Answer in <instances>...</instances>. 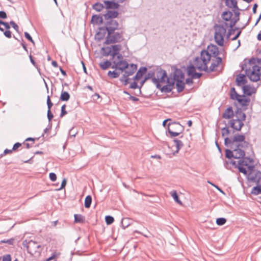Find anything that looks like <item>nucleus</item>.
<instances>
[{
	"label": "nucleus",
	"instance_id": "17",
	"mask_svg": "<svg viewBox=\"0 0 261 261\" xmlns=\"http://www.w3.org/2000/svg\"><path fill=\"white\" fill-rule=\"evenodd\" d=\"M107 33L108 35V30H107V27L106 26L105 28H100L99 29V31L97 33L96 35V38L98 40L100 41L104 38Z\"/></svg>",
	"mask_w": 261,
	"mask_h": 261
},
{
	"label": "nucleus",
	"instance_id": "43",
	"mask_svg": "<svg viewBox=\"0 0 261 261\" xmlns=\"http://www.w3.org/2000/svg\"><path fill=\"white\" fill-rule=\"evenodd\" d=\"M166 79H167V82L168 85H171V87L173 88L175 82H176V81L174 80V79L168 77L167 76V77H165V80Z\"/></svg>",
	"mask_w": 261,
	"mask_h": 261
},
{
	"label": "nucleus",
	"instance_id": "37",
	"mask_svg": "<svg viewBox=\"0 0 261 261\" xmlns=\"http://www.w3.org/2000/svg\"><path fill=\"white\" fill-rule=\"evenodd\" d=\"M74 222L75 223H83L85 221V218L80 214H75L74 215Z\"/></svg>",
	"mask_w": 261,
	"mask_h": 261
},
{
	"label": "nucleus",
	"instance_id": "13",
	"mask_svg": "<svg viewBox=\"0 0 261 261\" xmlns=\"http://www.w3.org/2000/svg\"><path fill=\"white\" fill-rule=\"evenodd\" d=\"M106 25L107 27L108 32H109L111 31H115L117 30L118 29L119 23L116 20L111 19L107 20Z\"/></svg>",
	"mask_w": 261,
	"mask_h": 261
},
{
	"label": "nucleus",
	"instance_id": "32",
	"mask_svg": "<svg viewBox=\"0 0 261 261\" xmlns=\"http://www.w3.org/2000/svg\"><path fill=\"white\" fill-rule=\"evenodd\" d=\"M102 55L104 56H111L112 54V46L108 47H103L101 48Z\"/></svg>",
	"mask_w": 261,
	"mask_h": 261
},
{
	"label": "nucleus",
	"instance_id": "25",
	"mask_svg": "<svg viewBox=\"0 0 261 261\" xmlns=\"http://www.w3.org/2000/svg\"><path fill=\"white\" fill-rule=\"evenodd\" d=\"M241 97L238 98L236 100L241 106H247L250 102L249 98H246L244 95H241Z\"/></svg>",
	"mask_w": 261,
	"mask_h": 261
},
{
	"label": "nucleus",
	"instance_id": "39",
	"mask_svg": "<svg viewBox=\"0 0 261 261\" xmlns=\"http://www.w3.org/2000/svg\"><path fill=\"white\" fill-rule=\"evenodd\" d=\"M92 202V197L90 195H88L86 197L85 199V207L86 208H89L90 207Z\"/></svg>",
	"mask_w": 261,
	"mask_h": 261
},
{
	"label": "nucleus",
	"instance_id": "59",
	"mask_svg": "<svg viewBox=\"0 0 261 261\" xmlns=\"http://www.w3.org/2000/svg\"><path fill=\"white\" fill-rule=\"evenodd\" d=\"M129 87L131 89H136L138 87V86L137 83L135 82H134L130 85Z\"/></svg>",
	"mask_w": 261,
	"mask_h": 261
},
{
	"label": "nucleus",
	"instance_id": "24",
	"mask_svg": "<svg viewBox=\"0 0 261 261\" xmlns=\"http://www.w3.org/2000/svg\"><path fill=\"white\" fill-rule=\"evenodd\" d=\"M234 116V112L231 107H228L225 110L222 115V117L224 119H230Z\"/></svg>",
	"mask_w": 261,
	"mask_h": 261
},
{
	"label": "nucleus",
	"instance_id": "19",
	"mask_svg": "<svg viewBox=\"0 0 261 261\" xmlns=\"http://www.w3.org/2000/svg\"><path fill=\"white\" fill-rule=\"evenodd\" d=\"M107 33L108 35V30H107V27L106 26L105 28H100L99 29V31L97 33L96 35V38L98 40L100 41L104 38Z\"/></svg>",
	"mask_w": 261,
	"mask_h": 261
},
{
	"label": "nucleus",
	"instance_id": "63",
	"mask_svg": "<svg viewBox=\"0 0 261 261\" xmlns=\"http://www.w3.org/2000/svg\"><path fill=\"white\" fill-rule=\"evenodd\" d=\"M154 74L153 72H149L146 75L147 76H148L149 77V79H152V78H154V77H153L154 76Z\"/></svg>",
	"mask_w": 261,
	"mask_h": 261
},
{
	"label": "nucleus",
	"instance_id": "11",
	"mask_svg": "<svg viewBox=\"0 0 261 261\" xmlns=\"http://www.w3.org/2000/svg\"><path fill=\"white\" fill-rule=\"evenodd\" d=\"M41 248V245H38L36 242L32 240L29 242L27 246L28 252L32 254L40 252Z\"/></svg>",
	"mask_w": 261,
	"mask_h": 261
},
{
	"label": "nucleus",
	"instance_id": "35",
	"mask_svg": "<svg viewBox=\"0 0 261 261\" xmlns=\"http://www.w3.org/2000/svg\"><path fill=\"white\" fill-rule=\"evenodd\" d=\"M121 224L122 228L125 229L130 224V219L127 218H124L122 219Z\"/></svg>",
	"mask_w": 261,
	"mask_h": 261
},
{
	"label": "nucleus",
	"instance_id": "28",
	"mask_svg": "<svg viewBox=\"0 0 261 261\" xmlns=\"http://www.w3.org/2000/svg\"><path fill=\"white\" fill-rule=\"evenodd\" d=\"M242 89L244 94L248 96L251 95L254 92V89L249 85H244Z\"/></svg>",
	"mask_w": 261,
	"mask_h": 261
},
{
	"label": "nucleus",
	"instance_id": "10",
	"mask_svg": "<svg viewBox=\"0 0 261 261\" xmlns=\"http://www.w3.org/2000/svg\"><path fill=\"white\" fill-rule=\"evenodd\" d=\"M176 127H178L179 130L182 129V126L179 123L173 122L168 124V130L171 137H176L180 134V131H173V129Z\"/></svg>",
	"mask_w": 261,
	"mask_h": 261
},
{
	"label": "nucleus",
	"instance_id": "53",
	"mask_svg": "<svg viewBox=\"0 0 261 261\" xmlns=\"http://www.w3.org/2000/svg\"><path fill=\"white\" fill-rule=\"evenodd\" d=\"M3 261H11V256L10 254H7L3 256Z\"/></svg>",
	"mask_w": 261,
	"mask_h": 261
},
{
	"label": "nucleus",
	"instance_id": "55",
	"mask_svg": "<svg viewBox=\"0 0 261 261\" xmlns=\"http://www.w3.org/2000/svg\"><path fill=\"white\" fill-rule=\"evenodd\" d=\"M54 115L51 113L50 110H47V118L49 121H50L51 119L53 118Z\"/></svg>",
	"mask_w": 261,
	"mask_h": 261
},
{
	"label": "nucleus",
	"instance_id": "29",
	"mask_svg": "<svg viewBox=\"0 0 261 261\" xmlns=\"http://www.w3.org/2000/svg\"><path fill=\"white\" fill-rule=\"evenodd\" d=\"M225 5L229 8H233L238 9V7L237 6V2L236 0H226Z\"/></svg>",
	"mask_w": 261,
	"mask_h": 261
},
{
	"label": "nucleus",
	"instance_id": "21",
	"mask_svg": "<svg viewBox=\"0 0 261 261\" xmlns=\"http://www.w3.org/2000/svg\"><path fill=\"white\" fill-rule=\"evenodd\" d=\"M185 75L181 70L176 69L174 72L173 78L176 81L184 80Z\"/></svg>",
	"mask_w": 261,
	"mask_h": 261
},
{
	"label": "nucleus",
	"instance_id": "5",
	"mask_svg": "<svg viewBox=\"0 0 261 261\" xmlns=\"http://www.w3.org/2000/svg\"><path fill=\"white\" fill-rule=\"evenodd\" d=\"M157 77L152 79V83L156 85L158 89H160L163 92L168 93L172 91L173 88L171 85H166L161 87L160 83L165 82V77H167V73L165 70L160 69L156 73Z\"/></svg>",
	"mask_w": 261,
	"mask_h": 261
},
{
	"label": "nucleus",
	"instance_id": "40",
	"mask_svg": "<svg viewBox=\"0 0 261 261\" xmlns=\"http://www.w3.org/2000/svg\"><path fill=\"white\" fill-rule=\"evenodd\" d=\"M172 197H173V198L174 199V200L178 204L181 205L182 204V202L181 201L179 200V198H178V196L177 195V194L176 193V192L175 191H172L170 193Z\"/></svg>",
	"mask_w": 261,
	"mask_h": 261
},
{
	"label": "nucleus",
	"instance_id": "26",
	"mask_svg": "<svg viewBox=\"0 0 261 261\" xmlns=\"http://www.w3.org/2000/svg\"><path fill=\"white\" fill-rule=\"evenodd\" d=\"M232 13L229 11H225L222 14V18L227 22H230L232 20H236L237 19H231Z\"/></svg>",
	"mask_w": 261,
	"mask_h": 261
},
{
	"label": "nucleus",
	"instance_id": "58",
	"mask_svg": "<svg viewBox=\"0 0 261 261\" xmlns=\"http://www.w3.org/2000/svg\"><path fill=\"white\" fill-rule=\"evenodd\" d=\"M7 16L5 12L3 11H0V18L3 19H6Z\"/></svg>",
	"mask_w": 261,
	"mask_h": 261
},
{
	"label": "nucleus",
	"instance_id": "52",
	"mask_svg": "<svg viewBox=\"0 0 261 261\" xmlns=\"http://www.w3.org/2000/svg\"><path fill=\"white\" fill-rule=\"evenodd\" d=\"M49 178L53 181H55L57 179V175L55 173L51 172L49 173Z\"/></svg>",
	"mask_w": 261,
	"mask_h": 261
},
{
	"label": "nucleus",
	"instance_id": "6",
	"mask_svg": "<svg viewBox=\"0 0 261 261\" xmlns=\"http://www.w3.org/2000/svg\"><path fill=\"white\" fill-rule=\"evenodd\" d=\"M236 119L229 121V124L230 127H234V123H238L237 126L234 127L238 130H240L244 125L243 121L246 119V115L241 109H238L236 112Z\"/></svg>",
	"mask_w": 261,
	"mask_h": 261
},
{
	"label": "nucleus",
	"instance_id": "22",
	"mask_svg": "<svg viewBox=\"0 0 261 261\" xmlns=\"http://www.w3.org/2000/svg\"><path fill=\"white\" fill-rule=\"evenodd\" d=\"M239 159V160L238 164L243 166H246L248 168V166H250L249 164L253 162V160L247 157H244V156Z\"/></svg>",
	"mask_w": 261,
	"mask_h": 261
},
{
	"label": "nucleus",
	"instance_id": "44",
	"mask_svg": "<svg viewBox=\"0 0 261 261\" xmlns=\"http://www.w3.org/2000/svg\"><path fill=\"white\" fill-rule=\"evenodd\" d=\"M105 220H106V223L108 225H110L114 222V219L113 217H112L111 216H107L105 217Z\"/></svg>",
	"mask_w": 261,
	"mask_h": 261
},
{
	"label": "nucleus",
	"instance_id": "48",
	"mask_svg": "<svg viewBox=\"0 0 261 261\" xmlns=\"http://www.w3.org/2000/svg\"><path fill=\"white\" fill-rule=\"evenodd\" d=\"M66 105H63L61 107V112L60 114V117H63L65 115L67 114V111L65 110Z\"/></svg>",
	"mask_w": 261,
	"mask_h": 261
},
{
	"label": "nucleus",
	"instance_id": "41",
	"mask_svg": "<svg viewBox=\"0 0 261 261\" xmlns=\"http://www.w3.org/2000/svg\"><path fill=\"white\" fill-rule=\"evenodd\" d=\"M104 8H105V5H103L102 4H100L99 3H96L93 6V8L94 10H95L96 11H97V12H100Z\"/></svg>",
	"mask_w": 261,
	"mask_h": 261
},
{
	"label": "nucleus",
	"instance_id": "12",
	"mask_svg": "<svg viewBox=\"0 0 261 261\" xmlns=\"http://www.w3.org/2000/svg\"><path fill=\"white\" fill-rule=\"evenodd\" d=\"M137 65L135 64H128L126 67L125 69L124 70V72L123 73V75L125 77H128L129 76H130L133 75L135 72L137 70Z\"/></svg>",
	"mask_w": 261,
	"mask_h": 261
},
{
	"label": "nucleus",
	"instance_id": "15",
	"mask_svg": "<svg viewBox=\"0 0 261 261\" xmlns=\"http://www.w3.org/2000/svg\"><path fill=\"white\" fill-rule=\"evenodd\" d=\"M121 49V45L120 44H116L114 45H112V54L111 56L112 57V59L116 58L117 57L119 56V55H122L119 53L120 50Z\"/></svg>",
	"mask_w": 261,
	"mask_h": 261
},
{
	"label": "nucleus",
	"instance_id": "27",
	"mask_svg": "<svg viewBox=\"0 0 261 261\" xmlns=\"http://www.w3.org/2000/svg\"><path fill=\"white\" fill-rule=\"evenodd\" d=\"M147 71V68L145 67H141L140 68L139 70L137 71L135 76L134 77V80L138 81L139 80L143 75L146 73Z\"/></svg>",
	"mask_w": 261,
	"mask_h": 261
},
{
	"label": "nucleus",
	"instance_id": "50",
	"mask_svg": "<svg viewBox=\"0 0 261 261\" xmlns=\"http://www.w3.org/2000/svg\"><path fill=\"white\" fill-rule=\"evenodd\" d=\"M24 36L25 37V38L29 40V41H30L32 43H33L34 44H35V42L34 41V40H33L32 37L31 36V35L29 34V33L25 32H24Z\"/></svg>",
	"mask_w": 261,
	"mask_h": 261
},
{
	"label": "nucleus",
	"instance_id": "8",
	"mask_svg": "<svg viewBox=\"0 0 261 261\" xmlns=\"http://www.w3.org/2000/svg\"><path fill=\"white\" fill-rule=\"evenodd\" d=\"M128 63L123 59L122 55H119L116 58L112 59V68L122 72L127 67Z\"/></svg>",
	"mask_w": 261,
	"mask_h": 261
},
{
	"label": "nucleus",
	"instance_id": "60",
	"mask_svg": "<svg viewBox=\"0 0 261 261\" xmlns=\"http://www.w3.org/2000/svg\"><path fill=\"white\" fill-rule=\"evenodd\" d=\"M21 145V143H16L15 144H14V145H13V148H12V150H16L17 148H18Z\"/></svg>",
	"mask_w": 261,
	"mask_h": 261
},
{
	"label": "nucleus",
	"instance_id": "45",
	"mask_svg": "<svg viewBox=\"0 0 261 261\" xmlns=\"http://www.w3.org/2000/svg\"><path fill=\"white\" fill-rule=\"evenodd\" d=\"M238 168L239 172L244 173L245 175H247V170L246 168H244V166L238 164Z\"/></svg>",
	"mask_w": 261,
	"mask_h": 261
},
{
	"label": "nucleus",
	"instance_id": "1",
	"mask_svg": "<svg viewBox=\"0 0 261 261\" xmlns=\"http://www.w3.org/2000/svg\"><path fill=\"white\" fill-rule=\"evenodd\" d=\"M225 52L223 49L219 50L218 47L213 44L208 45L206 49L202 50L200 53V57H197L193 61V65L187 67V73L193 79H199L202 76L201 73L196 72V69L200 71L211 73L216 71V68L222 63V57L218 56Z\"/></svg>",
	"mask_w": 261,
	"mask_h": 261
},
{
	"label": "nucleus",
	"instance_id": "7",
	"mask_svg": "<svg viewBox=\"0 0 261 261\" xmlns=\"http://www.w3.org/2000/svg\"><path fill=\"white\" fill-rule=\"evenodd\" d=\"M123 33L115 31H111L108 32V34L106 36L104 44H110L120 42L123 40Z\"/></svg>",
	"mask_w": 261,
	"mask_h": 261
},
{
	"label": "nucleus",
	"instance_id": "3",
	"mask_svg": "<svg viewBox=\"0 0 261 261\" xmlns=\"http://www.w3.org/2000/svg\"><path fill=\"white\" fill-rule=\"evenodd\" d=\"M242 69L251 81L255 82L261 80V58H252L244 63Z\"/></svg>",
	"mask_w": 261,
	"mask_h": 261
},
{
	"label": "nucleus",
	"instance_id": "54",
	"mask_svg": "<svg viewBox=\"0 0 261 261\" xmlns=\"http://www.w3.org/2000/svg\"><path fill=\"white\" fill-rule=\"evenodd\" d=\"M10 24L12 26V27L16 31H18L19 27L17 24L15 23L13 21H11L10 22Z\"/></svg>",
	"mask_w": 261,
	"mask_h": 261
},
{
	"label": "nucleus",
	"instance_id": "9",
	"mask_svg": "<svg viewBox=\"0 0 261 261\" xmlns=\"http://www.w3.org/2000/svg\"><path fill=\"white\" fill-rule=\"evenodd\" d=\"M248 179L256 184H261V172L255 170L254 166H248Z\"/></svg>",
	"mask_w": 261,
	"mask_h": 261
},
{
	"label": "nucleus",
	"instance_id": "18",
	"mask_svg": "<svg viewBox=\"0 0 261 261\" xmlns=\"http://www.w3.org/2000/svg\"><path fill=\"white\" fill-rule=\"evenodd\" d=\"M107 33L108 35V30H107V27L106 26L105 28H100L99 29V31L97 33L96 35V38L98 40L100 41L104 38Z\"/></svg>",
	"mask_w": 261,
	"mask_h": 261
},
{
	"label": "nucleus",
	"instance_id": "14",
	"mask_svg": "<svg viewBox=\"0 0 261 261\" xmlns=\"http://www.w3.org/2000/svg\"><path fill=\"white\" fill-rule=\"evenodd\" d=\"M173 141L174 142V143L175 144L176 149V150H175L174 151H173L172 152L167 153V154H168L169 155L170 158H171L172 155H175L176 153H177L179 152V150L184 146L183 142L181 141L178 140L177 139H174Z\"/></svg>",
	"mask_w": 261,
	"mask_h": 261
},
{
	"label": "nucleus",
	"instance_id": "46",
	"mask_svg": "<svg viewBox=\"0 0 261 261\" xmlns=\"http://www.w3.org/2000/svg\"><path fill=\"white\" fill-rule=\"evenodd\" d=\"M129 79L128 77H125L123 74V76L120 79V81L121 82L123 83L124 85H126L128 83Z\"/></svg>",
	"mask_w": 261,
	"mask_h": 261
},
{
	"label": "nucleus",
	"instance_id": "4",
	"mask_svg": "<svg viewBox=\"0 0 261 261\" xmlns=\"http://www.w3.org/2000/svg\"><path fill=\"white\" fill-rule=\"evenodd\" d=\"M239 19V18H238L236 20L231 21L230 22H223L221 24H216L214 25V39L218 45L221 46H223L224 39L226 34V29L228 28H232Z\"/></svg>",
	"mask_w": 261,
	"mask_h": 261
},
{
	"label": "nucleus",
	"instance_id": "31",
	"mask_svg": "<svg viewBox=\"0 0 261 261\" xmlns=\"http://www.w3.org/2000/svg\"><path fill=\"white\" fill-rule=\"evenodd\" d=\"M99 65L102 69L106 70L110 67H112V61L111 62L110 61L107 60L105 62H100Z\"/></svg>",
	"mask_w": 261,
	"mask_h": 261
},
{
	"label": "nucleus",
	"instance_id": "51",
	"mask_svg": "<svg viewBox=\"0 0 261 261\" xmlns=\"http://www.w3.org/2000/svg\"><path fill=\"white\" fill-rule=\"evenodd\" d=\"M13 242H14L13 239H9V240H4L1 241V243H7L10 245L13 244Z\"/></svg>",
	"mask_w": 261,
	"mask_h": 261
},
{
	"label": "nucleus",
	"instance_id": "34",
	"mask_svg": "<svg viewBox=\"0 0 261 261\" xmlns=\"http://www.w3.org/2000/svg\"><path fill=\"white\" fill-rule=\"evenodd\" d=\"M183 81L184 80H181V81L180 80V81H176V86L177 91L178 92H181L184 89L185 83Z\"/></svg>",
	"mask_w": 261,
	"mask_h": 261
},
{
	"label": "nucleus",
	"instance_id": "23",
	"mask_svg": "<svg viewBox=\"0 0 261 261\" xmlns=\"http://www.w3.org/2000/svg\"><path fill=\"white\" fill-rule=\"evenodd\" d=\"M105 8L107 9H117L119 8V5L118 3L112 1H104Z\"/></svg>",
	"mask_w": 261,
	"mask_h": 261
},
{
	"label": "nucleus",
	"instance_id": "62",
	"mask_svg": "<svg viewBox=\"0 0 261 261\" xmlns=\"http://www.w3.org/2000/svg\"><path fill=\"white\" fill-rule=\"evenodd\" d=\"M129 99L133 100V101H138L139 100V98L136 97L135 96H132L129 95Z\"/></svg>",
	"mask_w": 261,
	"mask_h": 261
},
{
	"label": "nucleus",
	"instance_id": "49",
	"mask_svg": "<svg viewBox=\"0 0 261 261\" xmlns=\"http://www.w3.org/2000/svg\"><path fill=\"white\" fill-rule=\"evenodd\" d=\"M47 105L48 110H50L51 108L52 107V106L53 105V103L51 101L49 96H47Z\"/></svg>",
	"mask_w": 261,
	"mask_h": 261
},
{
	"label": "nucleus",
	"instance_id": "36",
	"mask_svg": "<svg viewBox=\"0 0 261 261\" xmlns=\"http://www.w3.org/2000/svg\"><path fill=\"white\" fill-rule=\"evenodd\" d=\"M70 98V94L66 91H62L60 95V100L62 101H67Z\"/></svg>",
	"mask_w": 261,
	"mask_h": 261
},
{
	"label": "nucleus",
	"instance_id": "61",
	"mask_svg": "<svg viewBox=\"0 0 261 261\" xmlns=\"http://www.w3.org/2000/svg\"><path fill=\"white\" fill-rule=\"evenodd\" d=\"M192 79H193L192 77V78H187L186 80V84L189 85H191L193 83Z\"/></svg>",
	"mask_w": 261,
	"mask_h": 261
},
{
	"label": "nucleus",
	"instance_id": "33",
	"mask_svg": "<svg viewBox=\"0 0 261 261\" xmlns=\"http://www.w3.org/2000/svg\"><path fill=\"white\" fill-rule=\"evenodd\" d=\"M91 21L93 23L101 24L103 22V18L102 16L95 15L92 16Z\"/></svg>",
	"mask_w": 261,
	"mask_h": 261
},
{
	"label": "nucleus",
	"instance_id": "2",
	"mask_svg": "<svg viewBox=\"0 0 261 261\" xmlns=\"http://www.w3.org/2000/svg\"><path fill=\"white\" fill-rule=\"evenodd\" d=\"M244 135L236 134L231 139L226 138L224 144L232 150L227 149L225 150V156L228 159L234 158L240 159L245 156V149L248 147L249 143L245 140Z\"/></svg>",
	"mask_w": 261,
	"mask_h": 261
},
{
	"label": "nucleus",
	"instance_id": "64",
	"mask_svg": "<svg viewBox=\"0 0 261 261\" xmlns=\"http://www.w3.org/2000/svg\"><path fill=\"white\" fill-rule=\"evenodd\" d=\"M234 30H233L232 29V28H230V29L229 30L227 34H226L227 35V37L229 38L230 37V36L234 32Z\"/></svg>",
	"mask_w": 261,
	"mask_h": 261
},
{
	"label": "nucleus",
	"instance_id": "56",
	"mask_svg": "<svg viewBox=\"0 0 261 261\" xmlns=\"http://www.w3.org/2000/svg\"><path fill=\"white\" fill-rule=\"evenodd\" d=\"M66 179L65 178H64L62 180V182L61 183V187L58 189V190H61L63 188H64L66 185Z\"/></svg>",
	"mask_w": 261,
	"mask_h": 261
},
{
	"label": "nucleus",
	"instance_id": "16",
	"mask_svg": "<svg viewBox=\"0 0 261 261\" xmlns=\"http://www.w3.org/2000/svg\"><path fill=\"white\" fill-rule=\"evenodd\" d=\"M246 76H247L246 74H239L236 77V82L238 86H241L244 85L247 82L246 78Z\"/></svg>",
	"mask_w": 261,
	"mask_h": 261
},
{
	"label": "nucleus",
	"instance_id": "38",
	"mask_svg": "<svg viewBox=\"0 0 261 261\" xmlns=\"http://www.w3.org/2000/svg\"><path fill=\"white\" fill-rule=\"evenodd\" d=\"M121 73L120 71H109L108 73V75L111 78H117L119 76Z\"/></svg>",
	"mask_w": 261,
	"mask_h": 261
},
{
	"label": "nucleus",
	"instance_id": "47",
	"mask_svg": "<svg viewBox=\"0 0 261 261\" xmlns=\"http://www.w3.org/2000/svg\"><path fill=\"white\" fill-rule=\"evenodd\" d=\"M230 132L228 127H225L222 129V135L223 136H227L229 134Z\"/></svg>",
	"mask_w": 261,
	"mask_h": 261
},
{
	"label": "nucleus",
	"instance_id": "30",
	"mask_svg": "<svg viewBox=\"0 0 261 261\" xmlns=\"http://www.w3.org/2000/svg\"><path fill=\"white\" fill-rule=\"evenodd\" d=\"M241 95L238 94L234 87L230 89V96L231 99L233 100H237L238 98L241 97Z\"/></svg>",
	"mask_w": 261,
	"mask_h": 261
},
{
	"label": "nucleus",
	"instance_id": "20",
	"mask_svg": "<svg viewBox=\"0 0 261 261\" xmlns=\"http://www.w3.org/2000/svg\"><path fill=\"white\" fill-rule=\"evenodd\" d=\"M118 15V13L116 11H108V12L103 15L104 18L107 20L113 19L116 18Z\"/></svg>",
	"mask_w": 261,
	"mask_h": 261
},
{
	"label": "nucleus",
	"instance_id": "42",
	"mask_svg": "<svg viewBox=\"0 0 261 261\" xmlns=\"http://www.w3.org/2000/svg\"><path fill=\"white\" fill-rule=\"evenodd\" d=\"M226 222V220L224 218H217L216 220V223L218 225H224Z\"/></svg>",
	"mask_w": 261,
	"mask_h": 261
},
{
	"label": "nucleus",
	"instance_id": "57",
	"mask_svg": "<svg viewBox=\"0 0 261 261\" xmlns=\"http://www.w3.org/2000/svg\"><path fill=\"white\" fill-rule=\"evenodd\" d=\"M4 34L6 37H7L8 38H10L12 37L11 32L9 30H7V31H5L4 32Z\"/></svg>",
	"mask_w": 261,
	"mask_h": 261
}]
</instances>
